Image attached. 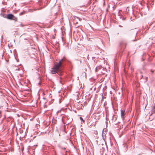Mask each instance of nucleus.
<instances>
[{"mask_svg":"<svg viewBox=\"0 0 155 155\" xmlns=\"http://www.w3.org/2000/svg\"><path fill=\"white\" fill-rule=\"evenodd\" d=\"M39 84H40V83H39Z\"/></svg>","mask_w":155,"mask_h":155,"instance_id":"6ab92c4d","label":"nucleus"},{"mask_svg":"<svg viewBox=\"0 0 155 155\" xmlns=\"http://www.w3.org/2000/svg\"><path fill=\"white\" fill-rule=\"evenodd\" d=\"M155 107H153V109L151 110V113L152 114L155 113V110L154 109Z\"/></svg>","mask_w":155,"mask_h":155,"instance_id":"6e6552de","label":"nucleus"},{"mask_svg":"<svg viewBox=\"0 0 155 155\" xmlns=\"http://www.w3.org/2000/svg\"><path fill=\"white\" fill-rule=\"evenodd\" d=\"M128 11H129V9H128V8H127V9H126V11H127V12H128Z\"/></svg>","mask_w":155,"mask_h":155,"instance_id":"f8f14e48","label":"nucleus"},{"mask_svg":"<svg viewBox=\"0 0 155 155\" xmlns=\"http://www.w3.org/2000/svg\"><path fill=\"white\" fill-rule=\"evenodd\" d=\"M120 19H122V20H125V18H124L122 15L120 16Z\"/></svg>","mask_w":155,"mask_h":155,"instance_id":"0eeeda50","label":"nucleus"},{"mask_svg":"<svg viewBox=\"0 0 155 155\" xmlns=\"http://www.w3.org/2000/svg\"><path fill=\"white\" fill-rule=\"evenodd\" d=\"M104 129H103V134H102L103 139L104 140L105 138V137L104 138V134H105V133H104Z\"/></svg>","mask_w":155,"mask_h":155,"instance_id":"423d86ee","label":"nucleus"},{"mask_svg":"<svg viewBox=\"0 0 155 155\" xmlns=\"http://www.w3.org/2000/svg\"><path fill=\"white\" fill-rule=\"evenodd\" d=\"M7 18L9 19H14V18H15V17L12 14H8L7 15Z\"/></svg>","mask_w":155,"mask_h":155,"instance_id":"20e7f679","label":"nucleus"},{"mask_svg":"<svg viewBox=\"0 0 155 155\" xmlns=\"http://www.w3.org/2000/svg\"><path fill=\"white\" fill-rule=\"evenodd\" d=\"M119 45L121 48H124L126 46V44L124 41H122L120 43Z\"/></svg>","mask_w":155,"mask_h":155,"instance_id":"39448f33","label":"nucleus"},{"mask_svg":"<svg viewBox=\"0 0 155 155\" xmlns=\"http://www.w3.org/2000/svg\"><path fill=\"white\" fill-rule=\"evenodd\" d=\"M65 60V58L64 57L63 58L61 59V60H59L58 62H57L55 64H56V66L55 67H61L62 66V63H63L64 61Z\"/></svg>","mask_w":155,"mask_h":155,"instance_id":"f03ea898","label":"nucleus"},{"mask_svg":"<svg viewBox=\"0 0 155 155\" xmlns=\"http://www.w3.org/2000/svg\"><path fill=\"white\" fill-rule=\"evenodd\" d=\"M97 67H96V68H95V71L96 72H97Z\"/></svg>","mask_w":155,"mask_h":155,"instance_id":"4468645a","label":"nucleus"},{"mask_svg":"<svg viewBox=\"0 0 155 155\" xmlns=\"http://www.w3.org/2000/svg\"><path fill=\"white\" fill-rule=\"evenodd\" d=\"M23 12H21L19 14L20 15H23Z\"/></svg>","mask_w":155,"mask_h":155,"instance_id":"9b49d317","label":"nucleus"},{"mask_svg":"<svg viewBox=\"0 0 155 155\" xmlns=\"http://www.w3.org/2000/svg\"><path fill=\"white\" fill-rule=\"evenodd\" d=\"M119 26L120 27H121V26L120 25H119Z\"/></svg>","mask_w":155,"mask_h":155,"instance_id":"a211bd4d","label":"nucleus"},{"mask_svg":"<svg viewBox=\"0 0 155 155\" xmlns=\"http://www.w3.org/2000/svg\"><path fill=\"white\" fill-rule=\"evenodd\" d=\"M134 31V36L135 37L137 34V31Z\"/></svg>","mask_w":155,"mask_h":155,"instance_id":"9d476101","label":"nucleus"},{"mask_svg":"<svg viewBox=\"0 0 155 155\" xmlns=\"http://www.w3.org/2000/svg\"><path fill=\"white\" fill-rule=\"evenodd\" d=\"M146 81H145V82H147V79H148V78L147 77H146Z\"/></svg>","mask_w":155,"mask_h":155,"instance_id":"ddd939ff","label":"nucleus"},{"mask_svg":"<svg viewBox=\"0 0 155 155\" xmlns=\"http://www.w3.org/2000/svg\"><path fill=\"white\" fill-rule=\"evenodd\" d=\"M61 101H60V98H59V103H61Z\"/></svg>","mask_w":155,"mask_h":155,"instance_id":"f3484780","label":"nucleus"},{"mask_svg":"<svg viewBox=\"0 0 155 155\" xmlns=\"http://www.w3.org/2000/svg\"><path fill=\"white\" fill-rule=\"evenodd\" d=\"M121 112V118L123 121L124 120V116L125 115V110L121 109L120 110Z\"/></svg>","mask_w":155,"mask_h":155,"instance_id":"7ed1b4c3","label":"nucleus"},{"mask_svg":"<svg viewBox=\"0 0 155 155\" xmlns=\"http://www.w3.org/2000/svg\"><path fill=\"white\" fill-rule=\"evenodd\" d=\"M56 64H55L54 67L52 68L51 72L52 74H54L57 73L60 75H62V71L60 69V67H56Z\"/></svg>","mask_w":155,"mask_h":155,"instance_id":"f257e3e1","label":"nucleus"},{"mask_svg":"<svg viewBox=\"0 0 155 155\" xmlns=\"http://www.w3.org/2000/svg\"><path fill=\"white\" fill-rule=\"evenodd\" d=\"M80 119L81 120V121H83V123H84V120H83V118L82 117H80Z\"/></svg>","mask_w":155,"mask_h":155,"instance_id":"1a4fd4ad","label":"nucleus"},{"mask_svg":"<svg viewBox=\"0 0 155 155\" xmlns=\"http://www.w3.org/2000/svg\"><path fill=\"white\" fill-rule=\"evenodd\" d=\"M143 78V75H141V76L140 77V78L141 79H142Z\"/></svg>","mask_w":155,"mask_h":155,"instance_id":"dca6fc26","label":"nucleus"},{"mask_svg":"<svg viewBox=\"0 0 155 155\" xmlns=\"http://www.w3.org/2000/svg\"><path fill=\"white\" fill-rule=\"evenodd\" d=\"M151 72L152 73H153V70H151Z\"/></svg>","mask_w":155,"mask_h":155,"instance_id":"2eb2a0df","label":"nucleus"}]
</instances>
